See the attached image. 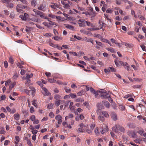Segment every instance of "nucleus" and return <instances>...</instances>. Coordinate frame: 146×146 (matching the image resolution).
Instances as JSON below:
<instances>
[{"instance_id": "64", "label": "nucleus", "mask_w": 146, "mask_h": 146, "mask_svg": "<svg viewBox=\"0 0 146 146\" xmlns=\"http://www.w3.org/2000/svg\"><path fill=\"white\" fill-rule=\"evenodd\" d=\"M32 133L33 134V135H36V134L37 133L38 131L36 130H34L31 131Z\"/></svg>"}, {"instance_id": "18", "label": "nucleus", "mask_w": 146, "mask_h": 146, "mask_svg": "<svg viewBox=\"0 0 146 146\" xmlns=\"http://www.w3.org/2000/svg\"><path fill=\"white\" fill-rule=\"evenodd\" d=\"M108 128L107 126H106V127L104 129L102 128V129L101 131L100 132L102 134H103L105 132L108 131Z\"/></svg>"}, {"instance_id": "41", "label": "nucleus", "mask_w": 146, "mask_h": 146, "mask_svg": "<svg viewBox=\"0 0 146 146\" xmlns=\"http://www.w3.org/2000/svg\"><path fill=\"white\" fill-rule=\"evenodd\" d=\"M64 89L65 90L66 92L67 93H69L71 92L70 89L68 88L67 87H65L64 88Z\"/></svg>"}, {"instance_id": "38", "label": "nucleus", "mask_w": 146, "mask_h": 146, "mask_svg": "<svg viewBox=\"0 0 146 146\" xmlns=\"http://www.w3.org/2000/svg\"><path fill=\"white\" fill-rule=\"evenodd\" d=\"M130 133L132 134V135L131 136L132 137H135L136 135V134L135 132L133 131H131L130 132Z\"/></svg>"}, {"instance_id": "25", "label": "nucleus", "mask_w": 146, "mask_h": 146, "mask_svg": "<svg viewBox=\"0 0 146 146\" xmlns=\"http://www.w3.org/2000/svg\"><path fill=\"white\" fill-rule=\"evenodd\" d=\"M14 119L17 120H18L19 119L20 115L18 113H16L14 114Z\"/></svg>"}, {"instance_id": "28", "label": "nucleus", "mask_w": 146, "mask_h": 146, "mask_svg": "<svg viewBox=\"0 0 146 146\" xmlns=\"http://www.w3.org/2000/svg\"><path fill=\"white\" fill-rule=\"evenodd\" d=\"M96 115V113L95 112L92 111L91 112V115L92 116V119L94 120L95 117V115Z\"/></svg>"}, {"instance_id": "30", "label": "nucleus", "mask_w": 146, "mask_h": 146, "mask_svg": "<svg viewBox=\"0 0 146 146\" xmlns=\"http://www.w3.org/2000/svg\"><path fill=\"white\" fill-rule=\"evenodd\" d=\"M75 102H82L84 101V100L82 98H79L76 99L75 100Z\"/></svg>"}, {"instance_id": "52", "label": "nucleus", "mask_w": 146, "mask_h": 146, "mask_svg": "<svg viewBox=\"0 0 146 146\" xmlns=\"http://www.w3.org/2000/svg\"><path fill=\"white\" fill-rule=\"evenodd\" d=\"M30 119L32 121H34L35 119V115H32L30 118Z\"/></svg>"}, {"instance_id": "22", "label": "nucleus", "mask_w": 146, "mask_h": 146, "mask_svg": "<svg viewBox=\"0 0 146 146\" xmlns=\"http://www.w3.org/2000/svg\"><path fill=\"white\" fill-rule=\"evenodd\" d=\"M144 132V130L142 128H141L140 130L137 132V133L139 134L140 135L142 136Z\"/></svg>"}, {"instance_id": "50", "label": "nucleus", "mask_w": 146, "mask_h": 146, "mask_svg": "<svg viewBox=\"0 0 146 146\" xmlns=\"http://www.w3.org/2000/svg\"><path fill=\"white\" fill-rule=\"evenodd\" d=\"M29 20L32 21H34V22H37L38 21V19H36L35 18L33 17V18H32Z\"/></svg>"}, {"instance_id": "36", "label": "nucleus", "mask_w": 146, "mask_h": 146, "mask_svg": "<svg viewBox=\"0 0 146 146\" xmlns=\"http://www.w3.org/2000/svg\"><path fill=\"white\" fill-rule=\"evenodd\" d=\"M29 88L32 90L31 91H32V95L33 96L35 94V88H33V87H29Z\"/></svg>"}, {"instance_id": "48", "label": "nucleus", "mask_w": 146, "mask_h": 146, "mask_svg": "<svg viewBox=\"0 0 146 146\" xmlns=\"http://www.w3.org/2000/svg\"><path fill=\"white\" fill-rule=\"evenodd\" d=\"M48 21H50V22L49 23V24L51 25H56V23L55 22L53 21H49L48 20Z\"/></svg>"}, {"instance_id": "45", "label": "nucleus", "mask_w": 146, "mask_h": 146, "mask_svg": "<svg viewBox=\"0 0 146 146\" xmlns=\"http://www.w3.org/2000/svg\"><path fill=\"white\" fill-rule=\"evenodd\" d=\"M138 17L140 20H144L145 19L144 17L141 15H139L138 16Z\"/></svg>"}, {"instance_id": "37", "label": "nucleus", "mask_w": 146, "mask_h": 146, "mask_svg": "<svg viewBox=\"0 0 146 146\" xmlns=\"http://www.w3.org/2000/svg\"><path fill=\"white\" fill-rule=\"evenodd\" d=\"M119 108L121 111H124L125 109V106L123 105H119Z\"/></svg>"}, {"instance_id": "3", "label": "nucleus", "mask_w": 146, "mask_h": 146, "mask_svg": "<svg viewBox=\"0 0 146 146\" xmlns=\"http://www.w3.org/2000/svg\"><path fill=\"white\" fill-rule=\"evenodd\" d=\"M29 15L28 14L25 13L24 15H20L19 16V17L23 21H26L27 18L29 17Z\"/></svg>"}, {"instance_id": "17", "label": "nucleus", "mask_w": 146, "mask_h": 146, "mask_svg": "<svg viewBox=\"0 0 146 146\" xmlns=\"http://www.w3.org/2000/svg\"><path fill=\"white\" fill-rule=\"evenodd\" d=\"M54 108V106L53 104L50 103L48 104L47 106V108L49 109H53Z\"/></svg>"}, {"instance_id": "56", "label": "nucleus", "mask_w": 146, "mask_h": 146, "mask_svg": "<svg viewBox=\"0 0 146 146\" xmlns=\"http://www.w3.org/2000/svg\"><path fill=\"white\" fill-rule=\"evenodd\" d=\"M27 80L26 81V85L27 86H28L29 85V84L30 82V80L29 79H26Z\"/></svg>"}, {"instance_id": "32", "label": "nucleus", "mask_w": 146, "mask_h": 146, "mask_svg": "<svg viewBox=\"0 0 146 146\" xmlns=\"http://www.w3.org/2000/svg\"><path fill=\"white\" fill-rule=\"evenodd\" d=\"M48 81L50 83H53L56 82V80L54 78H49L48 79Z\"/></svg>"}, {"instance_id": "51", "label": "nucleus", "mask_w": 146, "mask_h": 146, "mask_svg": "<svg viewBox=\"0 0 146 146\" xmlns=\"http://www.w3.org/2000/svg\"><path fill=\"white\" fill-rule=\"evenodd\" d=\"M113 12V10L111 9H109L106 10V12L108 13H111Z\"/></svg>"}, {"instance_id": "2", "label": "nucleus", "mask_w": 146, "mask_h": 146, "mask_svg": "<svg viewBox=\"0 0 146 146\" xmlns=\"http://www.w3.org/2000/svg\"><path fill=\"white\" fill-rule=\"evenodd\" d=\"M100 96L101 98L103 99H106L110 97V95L107 92H105L102 93Z\"/></svg>"}, {"instance_id": "12", "label": "nucleus", "mask_w": 146, "mask_h": 146, "mask_svg": "<svg viewBox=\"0 0 146 146\" xmlns=\"http://www.w3.org/2000/svg\"><path fill=\"white\" fill-rule=\"evenodd\" d=\"M111 117L114 121L116 120L117 119V117L116 114L114 113H112Z\"/></svg>"}, {"instance_id": "5", "label": "nucleus", "mask_w": 146, "mask_h": 146, "mask_svg": "<svg viewBox=\"0 0 146 146\" xmlns=\"http://www.w3.org/2000/svg\"><path fill=\"white\" fill-rule=\"evenodd\" d=\"M145 109V108L143 105L140 104L139 106L138 112L139 113H142L143 111Z\"/></svg>"}, {"instance_id": "49", "label": "nucleus", "mask_w": 146, "mask_h": 146, "mask_svg": "<svg viewBox=\"0 0 146 146\" xmlns=\"http://www.w3.org/2000/svg\"><path fill=\"white\" fill-rule=\"evenodd\" d=\"M132 96V94H128L125 95L124 96V98H125L127 99L129 97H131Z\"/></svg>"}, {"instance_id": "55", "label": "nucleus", "mask_w": 146, "mask_h": 146, "mask_svg": "<svg viewBox=\"0 0 146 146\" xmlns=\"http://www.w3.org/2000/svg\"><path fill=\"white\" fill-rule=\"evenodd\" d=\"M96 42L97 44L100 46L102 47V43L101 42L98 41L97 40L96 41Z\"/></svg>"}, {"instance_id": "6", "label": "nucleus", "mask_w": 146, "mask_h": 146, "mask_svg": "<svg viewBox=\"0 0 146 146\" xmlns=\"http://www.w3.org/2000/svg\"><path fill=\"white\" fill-rule=\"evenodd\" d=\"M56 120L58 121V123L60 124L62 122V117L60 115H56L55 117Z\"/></svg>"}, {"instance_id": "59", "label": "nucleus", "mask_w": 146, "mask_h": 146, "mask_svg": "<svg viewBox=\"0 0 146 146\" xmlns=\"http://www.w3.org/2000/svg\"><path fill=\"white\" fill-rule=\"evenodd\" d=\"M53 78H60V76L58 74H55L53 76Z\"/></svg>"}, {"instance_id": "62", "label": "nucleus", "mask_w": 146, "mask_h": 146, "mask_svg": "<svg viewBox=\"0 0 146 146\" xmlns=\"http://www.w3.org/2000/svg\"><path fill=\"white\" fill-rule=\"evenodd\" d=\"M4 66L5 68H7V67L8 66V63L7 61H4Z\"/></svg>"}, {"instance_id": "47", "label": "nucleus", "mask_w": 146, "mask_h": 146, "mask_svg": "<svg viewBox=\"0 0 146 146\" xmlns=\"http://www.w3.org/2000/svg\"><path fill=\"white\" fill-rule=\"evenodd\" d=\"M109 68L110 69L111 71L113 72H114L116 71V69L112 67H109Z\"/></svg>"}, {"instance_id": "53", "label": "nucleus", "mask_w": 146, "mask_h": 146, "mask_svg": "<svg viewBox=\"0 0 146 146\" xmlns=\"http://www.w3.org/2000/svg\"><path fill=\"white\" fill-rule=\"evenodd\" d=\"M38 84L42 88H43V85L41 81H38L37 82Z\"/></svg>"}, {"instance_id": "31", "label": "nucleus", "mask_w": 146, "mask_h": 146, "mask_svg": "<svg viewBox=\"0 0 146 146\" xmlns=\"http://www.w3.org/2000/svg\"><path fill=\"white\" fill-rule=\"evenodd\" d=\"M98 129L99 128L98 127H96L94 130V132L95 133V134L96 135H98L100 133L98 131Z\"/></svg>"}, {"instance_id": "8", "label": "nucleus", "mask_w": 146, "mask_h": 146, "mask_svg": "<svg viewBox=\"0 0 146 146\" xmlns=\"http://www.w3.org/2000/svg\"><path fill=\"white\" fill-rule=\"evenodd\" d=\"M42 89H43L44 91L45 95L49 96L51 95V93L48 92V90L46 88L43 87L42 88Z\"/></svg>"}, {"instance_id": "46", "label": "nucleus", "mask_w": 146, "mask_h": 146, "mask_svg": "<svg viewBox=\"0 0 146 146\" xmlns=\"http://www.w3.org/2000/svg\"><path fill=\"white\" fill-rule=\"evenodd\" d=\"M96 125L95 124H92L90 126V129L92 130V131L94 129V128L95 127Z\"/></svg>"}, {"instance_id": "60", "label": "nucleus", "mask_w": 146, "mask_h": 146, "mask_svg": "<svg viewBox=\"0 0 146 146\" xmlns=\"http://www.w3.org/2000/svg\"><path fill=\"white\" fill-rule=\"evenodd\" d=\"M44 35L47 37H50L52 36L51 34L50 33H46Z\"/></svg>"}, {"instance_id": "33", "label": "nucleus", "mask_w": 146, "mask_h": 146, "mask_svg": "<svg viewBox=\"0 0 146 146\" xmlns=\"http://www.w3.org/2000/svg\"><path fill=\"white\" fill-rule=\"evenodd\" d=\"M106 49L112 53H113L115 52L113 48H108Z\"/></svg>"}, {"instance_id": "10", "label": "nucleus", "mask_w": 146, "mask_h": 146, "mask_svg": "<svg viewBox=\"0 0 146 146\" xmlns=\"http://www.w3.org/2000/svg\"><path fill=\"white\" fill-rule=\"evenodd\" d=\"M45 7V6L43 4H40V5L38 7V9L43 11H45V9H44Z\"/></svg>"}, {"instance_id": "35", "label": "nucleus", "mask_w": 146, "mask_h": 146, "mask_svg": "<svg viewBox=\"0 0 146 146\" xmlns=\"http://www.w3.org/2000/svg\"><path fill=\"white\" fill-rule=\"evenodd\" d=\"M7 7H9L10 8H12L14 6V5L12 3H9L7 4Z\"/></svg>"}, {"instance_id": "13", "label": "nucleus", "mask_w": 146, "mask_h": 146, "mask_svg": "<svg viewBox=\"0 0 146 146\" xmlns=\"http://www.w3.org/2000/svg\"><path fill=\"white\" fill-rule=\"evenodd\" d=\"M102 113L104 116L106 118H108L109 117V114L108 112L104 111L102 112Z\"/></svg>"}, {"instance_id": "58", "label": "nucleus", "mask_w": 146, "mask_h": 146, "mask_svg": "<svg viewBox=\"0 0 146 146\" xmlns=\"http://www.w3.org/2000/svg\"><path fill=\"white\" fill-rule=\"evenodd\" d=\"M30 111L31 113H33L35 111L33 107H31L30 109Z\"/></svg>"}, {"instance_id": "20", "label": "nucleus", "mask_w": 146, "mask_h": 146, "mask_svg": "<svg viewBox=\"0 0 146 146\" xmlns=\"http://www.w3.org/2000/svg\"><path fill=\"white\" fill-rule=\"evenodd\" d=\"M16 82H14L13 83H11V85L9 86V89L10 90H11L13 88L14 86L16 85Z\"/></svg>"}, {"instance_id": "57", "label": "nucleus", "mask_w": 146, "mask_h": 146, "mask_svg": "<svg viewBox=\"0 0 146 146\" xmlns=\"http://www.w3.org/2000/svg\"><path fill=\"white\" fill-rule=\"evenodd\" d=\"M36 1L35 0H32L31 2V4L35 6L36 5Z\"/></svg>"}, {"instance_id": "63", "label": "nucleus", "mask_w": 146, "mask_h": 146, "mask_svg": "<svg viewBox=\"0 0 146 146\" xmlns=\"http://www.w3.org/2000/svg\"><path fill=\"white\" fill-rule=\"evenodd\" d=\"M17 66L19 68H23V67L21 65L20 63H18L17 64Z\"/></svg>"}, {"instance_id": "27", "label": "nucleus", "mask_w": 146, "mask_h": 146, "mask_svg": "<svg viewBox=\"0 0 146 146\" xmlns=\"http://www.w3.org/2000/svg\"><path fill=\"white\" fill-rule=\"evenodd\" d=\"M19 77V75L17 72H15L14 73L13 78V79L16 80L17 79V78Z\"/></svg>"}, {"instance_id": "15", "label": "nucleus", "mask_w": 146, "mask_h": 146, "mask_svg": "<svg viewBox=\"0 0 146 146\" xmlns=\"http://www.w3.org/2000/svg\"><path fill=\"white\" fill-rule=\"evenodd\" d=\"M61 102L63 103L64 102V100H57L56 101H55V104L57 107H58L60 105Z\"/></svg>"}, {"instance_id": "43", "label": "nucleus", "mask_w": 146, "mask_h": 146, "mask_svg": "<svg viewBox=\"0 0 146 146\" xmlns=\"http://www.w3.org/2000/svg\"><path fill=\"white\" fill-rule=\"evenodd\" d=\"M23 92H25L27 94L29 95L30 91L29 90H28L27 89H24L23 90Z\"/></svg>"}, {"instance_id": "61", "label": "nucleus", "mask_w": 146, "mask_h": 146, "mask_svg": "<svg viewBox=\"0 0 146 146\" xmlns=\"http://www.w3.org/2000/svg\"><path fill=\"white\" fill-rule=\"evenodd\" d=\"M49 116L51 118H53L54 115L52 112H50L49 114Z\"/></svg>"}, {"instance_id": "19", "label": "nucleus", "mask_w": 146, "mask_h": 146, "mask_svg": "<svg viewBox=\"0 0 146 146\" xmlns=\"http://www.w3.org/2000/svg\"><path fill=\"white\" fill-rule=\"evenodd\" d=\"M22 113L24 114V116L28 115V112L26 110L22 109L21 110Z\"/></svg>"}, {"instance_id": "16", "label": "nucleus", "mask_w": 146, "mask_h": 146, "mask_svg": "<svg viewBox=\"0 0 146 146\" xmlns=\"http://www.w3.org/2000/svg\"><path fill=\"white\" fill-rule=\"evenodd\" d=\"M39 15L42 18H44L45 19L48 20L49 18L46 17V16L44 15V13L42 12H41V13Z\"/></svg>"}, {"instance_id": "42", "label": "nucleus", "mask_w": 146, "mask_h": 146, "mask_svg": "<svg viewBox=\"0 0 146 146\" xmlns=\"http://www.w3.org/2000/svg\"><path fill=\"white\" fill-rule=\"evenodd\" d=\"M100 23V29H102L103 27L104 26L105 24L102 22H99Z\"/></svg>"}, {"instance_id": "9", "label": "nucleus", "mask_w": 146, "mask_h": 146, "mask_svg": "<svg viewBox=\"0 0 146 146\" xmlns=\"http://www.w3.org/2000/svg\"><path fill=\"white\" fill-rule=\"evenodd\" d=\"M64 25L66 28L70 30H73L74 29V27L73 26L66 24H64Z\"/></svg>"}, {"instance_id": "14", "label": "nucleus", "mask_w": 146, "mask_h": 146, "mask_svg": "<svg viewBox=\"0 0 146 146\" xmlns=\"http://www.w3.org/2000/svg\"><path fill=\"white\" fill-rule=\"evenodd\" d=\"M73 102H70L69 106V108L70 109L72 110H74L76 108L75 106H73Z\"/></svg>"}, {"instance_id": "44", "label": "nucleus", "mask_w": 146, "mask_h": 146, "mask_svg": "<svg viewBox=\"0 0 146 146\" xmlns=\"http://www.w3.org/2000/svg\"><path fill=\"white\" fill-rule=\"evenodd\" d=\"M17 12L21 13L23 12V10L20 9L19 8L17 7Z\"/></svg>"}, {"instance_id": "24", "label": "nucleus", "mask_w": 146, "mask_h": 146, "mask_svg": "<svg viewBox=\"0 0 146 146\" xmlns=\"http://www.w3.org/2000/svg\"><path fill=\"white\" fill-rule=\"evenodd\" d=\"M99 119L102 121L104 122L105 121V118L104 117L101 115H99L98 117Z\"/></svg>"}, {"instance_id": "11", "label": "nucleus", "mask_w": 146, "mask_h": 146, "mask_svg": "<svg viewBox=\"0 0 146 146\" xmlns=\"http://www.w3.org/2000/svg\"><path fill=\"white\" fill-rule=\"evenodd\" d=\"M102 103L106 107L109 108L110 107V104L109 102L106 101H103L102 102Z\"/></svg>"}, {"instance_id": "40", "label": "nucleus", "mask_w": 146, "mask_h": 146, "mask_svg": "<svg viewBox=\"0 0 146 146\" xmlns=\"http://www.w3.org/2000/svg\"><path fill=\"white\" fill-rule=\"evenodd\" d=\"M88 133L90 134H92V131L90 129H87L86 131Z\"/></svg>"}, {"instance_id": "23", "label": "nucleus", "mask_w": 146, "mask_h": 146, "mask_svg": "<svg viewBox=\"0 0 146 146\" xmlns=\"http://www.w3.org/2000/svg\"><path fill=\"white\" fill-rule=\"evenodd\" d=\"M54 98L56 100H60L62 99V97L58 95H56L54 96Z\"/></svg>"}, {"instance_id": "39", "label": "nucleus", "mask_w": 146, "mask_h": 146, "mask_svg": "<svg viewBox=\"0 0 146 146\" xmlns=\"http://www.w3.org/2000/svg\"><path fill=\"white\" fill-rule=\"evenodd\" d=\"M9 62L12 64H13L14 63V61L11 57H9Z\"/></svg>"}, {"instance_id": "4", "label": "nucleus", "mask_w": 146, "mask_h": 146, "mask_svg": "<svg viewBox=\"0 0 146 146\" xmlns=\"http://www.w3.org/2000/svg\"><path fill=\"white\" fill-rule=\"evenodd\" d=\"M116 129L117 130H119L120 131L122 132L123 133L125 132V129L122 126L119 125H115V126Z\"/></svg>"}, {"instance_id": "7", "label": "nucleus", "mask_w": 146, "mask_h": 146, "mask_svg": "<svg viewBox=\"0 0 146 146\" xmlns=\"http://www.w3.org/2000/svg\"><path fill=\"white\" fill-rule=\"evenodd\" d=\"M90 90L91 92L95 94V97L96 98H97V96L98 95V91H96L94 89L92 88H90Z\"/></svg>"}, {"instance_id": "54", "label": "nucleus", "mask_w": 146, "mask_h": 146, "mask_svg": "<svg viewBox=\"0 0 146 146\" xmlns=\"http://www.w3.org/2000/svg\"><path fill=\"white\" fill-rule=\"evenodd\" d=\"M26 72V71L25 70H21V74L22 75H23L25 74Z\"/></svg>"}, {"instance_id": "26", "label": "nucleus", "mask_w": 146, "mask_h": 146, "mask_svg": "<svg viewBox=\"0 0 146 146\" xmlns=\"http://www.w3.org/2000/svg\"><path fill=\"white\" fill-rule=\"evenodd\" d=\"M26 78L25 79H29V78H31L33 76V74L32 73H31L30 74H26Z\"/></svg>"}, {"instance_id": "29", "label": "nucleus", "mask_w": 146, "mask_h": 146, "mask_svg": "<svg viewBox=\"0 0 146 146\" xmlns=\"http://www.w3.org/2000/svg\"><path fill=\"white\" fill-rule=\"evenodd\" d=\"M33 11L35 13L36 15H39L41 13V12L36 9H34Z\"/></svg>"}, {"instance_id": "21", "label": "nucleus", "mask_w": 146, "mask_h": 146, "mask_svg": "<svg viewBox=\"0 0 146 146\" xmlns=\"http://www.w3.org/2000/svg\"><path fill=\"white\" fill-rule=\"evenodd\" d=\"M52 38H53L54 40H60L62 39V38L60 36H56L54 37H53Z\"/></svg>"}, {"instance_id": "1", "label": "nucleus", "mask_w": 146, "mask_h": 146, "mask_svg": "<svg viewBox=\"0 0 146 146\" xmlns=\"http://www.w3.org/2000/svg\"><path fill=\"white\" fill-rule=\"evenodd\" d=\"M79 126L80 127L78 129L80 132L83 133L86 132V130L85 129L86 126L83 123H80L79 125Z\"/></svg>"}, {"instance_id": "34", "label": "nucleus", "mask_w": 146, "mask_h": 146, "mask_svg": "<svg viewBox=\"0 0 146 146\" xmlns=\"http://www.w3.org/2000/svg\"><path fill=\"white\" fill-rule=\"evenodd\" d=\"M78 21L80 22L85 26V24L86 21L84 19H79Z\"/></svg>"}]
</instances>
